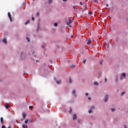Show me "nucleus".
Listing matches in <instances>:
<instances>
[{
  "label": "nucleus",
  "instance_id": "f257e3e1",
  "mask_svg": "<svg viewBox=\"0 0 128 128\" xmlns=\"http://www.w3.org/2000/svg\"><path fill=\"white\" fill-rule=\"evenodd\" d=\"M72 22H74V20H69L68 21L66 22V24H67V26H68L69 28H72L70 24H72Z\"/></svg>",
  "mask_w": 128,
  "mask_h": 128
},
{
  "label": "nucleus",
  "instance_id": "f03ea898",
  "mask_svg": "<svg viewBox=\"0 0 128 128\" xmlns=\"http://www.w3.org/2000/svg\"><path fill=\"white\" fill-rule=\"evenodd\" d=\"M126 73H122L120 77V80H123L124 78H126Z\"/></svg>",
  "mask_w": 128,
  "mask_h": 128
},
{
  "label": "nucleus",
  "instance_id": "7ed1b4c3",
  "mask_svg": "<svg viewBox=\"0 0 128 128\" xmlns=\"http://www.w3.org/2000/svg\"><path fill=\"white\" fill-rule=\"evenodd\" d=\"M8 16L10 20V22H12V15L10 14V12H8Z\"/></svg>",
  "mask_w": 128,
  "mask_h": 128
},
{
  "label": "nucleus",
  "instance_id": "20e7f679",
  "mask_svg": "<svg viewBox=\"0 0 128 128\" xmlns=\"http://www.w3.org/2000/svg\"><path fill=\"white\" fill-rule=\"evenodd\" d=\"M108 95H106L105 98H104V102H108Z\"/></svg>",
  "mask_w": 128,
  "mask_h": 128
},
{
  "label": "nucleus",
  "instance_id": "39448f33",
  "mask_svg": "<svg viewBox=\"0 0 128 128\" xmlns=\"http://www.w3.org/2000/svg\"><path fill=\"white\" fill-rule=\"evenodd\" d=\"M0 122L2 124H4V118L2 117L0 118Z\"/></svg>",
  "mask_w": 128,
  "mask_h": 128
},
{
  "label": "nucleus",
  "instance_id": "423d86ee",
  "mask_svg": "<svg viewBox=\"0 0 128 128\" xmlns=\"http://www.w3.org/2000/svg\"><path fill=\"white\" fill-rule=\"evenodd\" d=\"M5 106H6V108L7 110H8V108H10V105H8V104H5Z\"/></svg>",
  "mask_w": 128,
  "mask_h": 128
},
{
  "label": "nucleus",
  "instance_id": "0eeeda50",
  "mask_svg": "<svg viewBox=\"0 0 128 128\" xmlns=\"http://www.w3.org/2000/svg\"><path fill=\"white\" fill-rule=\"evenodd\" d=\"M73 120H76V114H74L73 116Z\"/></svg>",
  "mask_w": 128,
  "mask_h": 128
},
{
  "label": "nucleus",
  "instance_id": "6e6552de",
  "mask_svg": "<svg viewBox=\"0 0 128 128\" xmlns=\"http://www.w3.org/2000/svg\"><path fill=\"white\" fill-rule=\"evenodd\" d=\"M87 44H92V40H87Z\"/></svg>",
  "mask_w": 128,
  "mask_h": 128
},
{
  "label": "nucleus",
  "instance_id": "1a4fd4ad",
  "mask_svg": "<svg viewBox=\"0 0 128 128\" xmlns=\"http://www.w3.org/2000/svg\"><path fill=\"white\" fill-rule=\"evenodd\" d=\"M22 116H23V118L24 120L26 118V114L24 113H22Z\"/></svg>",
  "mask_w": 128,
  "mask_h": 128
},
{
  "label": "nucleus",
  "instance_id": "9d476101",
  "mask_svg": "<svg viewBox=\"0 0 128 128\" xmlns=\"http://www.w3.org/2000/svg\"><path fill=\"white\" fill-rule=\"evenodd\" d=\"M22 126V128H28V126L26 124H23Z\"/></svg>",
  "mask_w": 128,
  "mask_h": 128
},
{
  "label": "nucleus",
  "instance_id": "9b49d317",
  "mask_svg": "<svg viewBox=\"0 0 128 128\" xmlns=\"http://www.w3.org/2000/svg\"><path fill=\"white\" fill-rule=\"evenodd\" d=\"M94 86H98V82H94Z\"/></svg>",
  "mask_w": 128,
  "mask_h": 128
},
{
  "label": "nucleus",
  "instance_id": "f8f14e48",
  "mask_svg": "<svg viewBox=\"0 0 128 128\" xmlns=\"http://www.w3.org/2000/svg\"><path fill=\"white\" fill-rule=\"evenodd\" d=\"M3 42H4V44H6V38H4L2 40Z\"/></svg>",
  "mask_w": 128,
  "mask_h": 128
},
{
  "label": "nucleus",
  "instance_id": "ddd939ff",
  "mask_svg": "<svg viewBox=\"0 0 128 128\" xmlns=\"http://www.w3.org/2000/svg\"><path fill=\"white\" fill-rule=\"evenodd\" d=\"M30 20H28L25 23V24H30Z\"/></svg>",
  "mask_w": 128,
  "mask_h": 128
},
{
  "label": "nucleus",
  "instance_id": "4468645a",
  "mask_svg": "<svg viewBox=\"0 0 128 128\" xmlns=\"http://www.w3.org/2000/svg\"><path fill=\"white\" fill-rule=\"evenodd\" d=\"M52 0H48V4H52Z\"/></svg>",
  "mask_w": 128,
  "mask_h": 128
},
{
  "label": "nucleus",
  "instance_id": "2eb2a0df",
  "mask_svg": "<svg viewBox=\"0 0 128 128\" xmlns=\"http://www.w3.org/2000/svg\"><path fill=\"white\" fill-rule=\"evenodd\" d=\"M75 66L74 65H72L70 66V68H75Z\"/></svg>",
  "mask_w": 128,
  "mask_h": 128
},
{
  "label": "nucleus",
  "instance_id": "dca6fc26",
  "mask_svg": "<svg viewBox=\"0 0 128 128\" xmlns=\"http://www.w3.org/2000/svg\"><path fill=\"white\" fill-rule=\"evenodd\" d=\"M69 80H70V84H72V78H70Z\"/></svg>",
  "mask_w": 128,
  "mask_h": 128
},
{
  "label": "nucleus",
  "instance_id": "f3484780",
  "mask_svg": "<svg viewBox=\"0 0 128 128\" xmlns=\"http://www.w3.org/2000/svg\"><path fill=\"white\" fill-rule=\"evenodd\" d=\"M72 94H76V90H73L72 92Z\"/></svg>",
  "mask_w": 128,
  "mask_h": 128
},
{
  "label": "nucleus",
  "instance_id": "a211bd4d",
  "mask_svg": "<svg viewBox=\"0 0 128 128\" xmlns=\"http://www.w3.org/2000/svg\"><path fill=\"white\" fill-rule=\"evenodd\" d=\"M61 82L62 81H60V80L56 81V84H60Z\"/></svg>",
  "mask_w": 128,
  "mask_h": 128
},
{
  "label": "nucleus",
  "instance_id": "6ab92c4d",
  "mask_svg": "<svg viewBox=\"0 0 128 128\" xmlns=\"http://www.w3.org/2000/svg\"><path fill=\"white\" fill-rule=\"evenodd\" d=\"M28 120H25L24 123H25V124H28Z\"/></svg>",
  "mask_w": 128,
  "mask_h": 128
},
{
  "label": "nucleus",
  "instance_id": "aec40b11",
  "mask_svg": "<svg viewBox=\"0 0 128 128\" xmlns=\"http://www.w3.org/2000/svg\"><path fill=\"white\" fill-rule=\"evenodd\" d=\"M72 112V108H70V110H69V112L70 114V112Z\"/></svg>",
  "mask_w": 128,
  "mask_h": 128
},
{
  "label": "nucleus",
  "instance_id": "412c9836",
  "mask_svg": "<svg viewBox=\"0 0 128 128\" xmlns=\"http://www.w3.org/2000/svg\"><path fill=\"white\" fill-rule=\"evenodd\" d=\"M38 30H40V26L39 25H38V28H37V32H38Z\"/></svg>",
  "mask_w": 128,
  "mask_h": 128
},
{
  "label": "nucleus",
  "instance_id": "4be33fe9",
  "mask_svg": "<svg viewBox=\"0 0 128 128\" xmlns=\"http://www.w3.org/2000/svg\"><path fill=\"white\" fill-rule=\"evenodd\" d=\"M111 110L112 112H114V110H116L114 108H111Z\"/></svg>",
  "mask_w": 128,
  "mask_h": 128
},
{
  "label": "nucleus",
  "instance_id": "5701e85b",
  "mask_svg": "<svg viewBox=\"0 0 128 128\" xmlns=\"http://www.w3.org/2000/svg\"><path fill=\"white\" fill-rule=\"evenodd\" d=\"M92 110L88 111L89 114H92Z\"/></svg>",
  "mask_w": 128,
  "mask_h": 128
},
{
  "label": "nucleus",
  "instance_id": "b1692460",
  "mask_svg": "<svg viewBox=\"0 0 128 128\" xmlns=\"http://www.w3.org/2000/svg\"><path fill=\"white\" fill-rule=\"evenodd\" d=\"M54 26H58V23H54Z\"/></svg>",
  "mask_w": 128,
  "mask_h": 128
},
{
  "label": "nucleus",
  "instance_id": "393cba45",
  "mask_svg": "<svg viewBox=\"0 0 128 128\" xmlns=\"http://www.w3.org/2000/svg\"><path fill=\"white\" fill-rule=\"evenodd\" d=\"M88 14L92 15V12H88Z\"/></svg>",
  "mask_w": 128,
  "mask_h": 128
},
{
  "label": "nucleus",
  "instance_id": "a878e982",
  "mask_svg": "<svg viewBox=\"0 0 128 128\" xmlns=\"http://www.w3.org/2000/svg\"><path fill=\"white\" fill-rule=\"evenodd\" d=\"M86 60H83V64H86Z\"/></svg>",
  "mask_w": 128,
  "mask_h": 128
},
{
  "label": "nucleus",
  "instance_id": "bb28decb",
  "mask_svg": "<svg viewBox=\"0 0 128 128\" xmlns=\"http://www.w3.org/2000/svg\"><path fill=\"white\" fill-rule=\"evenodd\" d=\"M36 16H40V12H38Z\"/></svg>",
  "mask_w": 128,
  "mask_h": 128
},
{
  "label": "nucleus",
  "instance_id": "cd10ccee",
  "mask_svg": "<svg viewBox=\"0 0 128 128\" xmlns=\"http://www.w3.org/2000/svg\"><path fill=\"white\" fill-rule=\"evenodd\" d=\"M26 40H27L28 42H30V38H26Z\"/></svg>",
  "mask_w": 128,
  "mask_h": 128
},
{
  "label": "nucleus",
  "instance_id": "c85d7f7f",
  "mask_svg": "<svg viewBox=\"0 0 128 128\" xmlns=\"http://www.w3.org/2000/svg\"><path fill=\"white\" fill-rule=\"evenodd\" d=\"M2 128H6V126L2 125Z\"/></svg>",
  "mask_w": 128,
  "mask_h": 128
},
{
  "label": "nucleus",
  "instance_id": "c756f323",
  "mask_svg": "<svg viewBox=\"0 0 128 128\" xmlns=\"http://www.w3.org/2000/svg\"><path fill=\"white\" fill-rule=\"evenodd\" d=\"M91 110H92V108H94V106H92V107H91Z\"/></svg>",
  "mask_w": 128,
  "mask_h": 128
},
{
  "label": "nucleus",
  "instance_id": "7c9ffc66",
  "mask_svg": "<svg viewBox=\"0 0 128 128\" xmlns=\"http://www.w3.org/2000/svg\"><path fill=\"white\" fill-rule=\"evenodd\" d=\"M108 82V79H106V78H105V82Z\"/></svg>",
  "mask_w": 128,
  "mask_h": 128
},
{
  "label": "nucleus",
  "instance_id": "2f4dec72",
  "mask_svg": "<svg viewBox=\"0 0 128 128\" xmlns=\"http://www.w3.org/2000/svg\"><path fill=\"white\" fill-rule=\"evenodd\" d=\"M76 6H73V8H74V9H76Z\"/></svg>",
  "mask_w": 128,
  "mask_h": 128
},
{
  "label": "nucleus",
  "instance_id": "473e14b6",
  "mask_svg": "<svg viewBox=\"0 0 128 128\" xmlns=\"http://www.w3.org/2000/svg\"><path fill=\"white\" fill-rule=\"evenodd\" d=\"M124 92H122V96H124Z\"/></svg>",
  "mask_w": 128,
  "mask_h": 128
},
{
  "label": "nucleus",
  "instance_id": "72a5a7b5",
  "mask_svg": "<svg viewBox=\"0 0 128 128\" xmlns=\"http://www.w3.org/2000/svg\"><path fill=\"white\" fill-rule=\"evenodd\" d=\"M32 20H34V17L32 18Z\"/></svg>",
  "mask_w": 128,
  "mask_h": 128
},
{
  "label": "nucleus",
  "instance_id": "f704fd0d",
  "mask_svg": "<svg viewBox=\"0 0 128 128\" xmlns=\"http://www.w3.org/2000/svg\"><path fill=\"white\" fill-rule=\"evenodd\" d=\"M29 108H32V106H29Z\"/></svg>",
  "mask_w": 128,
  "mask_h": 128
},
{
  "label": "nucleus",
  "instance_id": "c9c22d12",
  "mask_svg": "<svg viewBox=\"0 0 128 128\" xmlns=\"http://www.w3.org/2000/svg\"><path fill=\"white\" fill-rule=\"evenodd\" d=\"M106 6L107 8H108V4H106Z\"/></svg>",
  "mask_w": 128,
  "mask_h": 128
},
{
  "label": "nucleus",
  "instance_id": "e433bc0d",
  "mask_svg": "<svg viewBox=\"0 0 128 128\" xmlns=\"http://www.w3.org/2000/svg\"><path fill=\"white\" fill-rule=\"evenodd\" d=\"M100 64H101V66H102V62H100Z\"/></svg>",
  "mask_w": 128,
  "mask_h": 128
},
{
  "label": "nucleus",
  "instance_id": "4c0bfd02",
  "mask_svg": "<svg viewBox=\"0 0 128 128\" xmlns=\"http://www.w3.org/2000/svg\"><path fill=\"white\" fill-rule=\"evenodd\" d=\"M86 96H88V94L86 93Z\"/></svg>",
  "mask_w": 128,
  "mask_h": 128
},
{
  "label": "nucleus",
  "instance_id": "58836bf2",
  "mask_svg": "<svg viewBox=\"0 0 128 128\" xmlns=\"http://www.w3.org/2000/svg\"><path fill=\"white\" fill-rule=\"evenodd\" d=\"M32 120H33L32 119V120H30V122H32Z\"/></svg>",
  "mask_w": 128,
  "mask_h": 128
},
{
  "label": "nucleus",
  "instance_id": "ea45409f",
  "mask_svg": "<svg viewBox=\"0 0 128 128\" xmlns=\"http://www.w3.org/2000/svg\"><path fill=\"white\" fill-rule=\"evenodd\" d=\"M80 6H82V2H80Z\"/></svg>",
  "mask_w": 128,
  "mask_h": 128
},
{
  "label": "nucleus",
  "instance_id": "a19ab883",
  "mask_svg": "<svg viewBox=\"0 0 128 128\" xmlns=\"http://www.w3.org/2000/svg\"><path fill=\"white\" fill-rule=\"evenodd\" d=\"M42 46V48H44V46Z\"/></svg>",
  "mask_w": 128,
  "mask_h": 128
},
{
  "label": "nucleus",
  "instance_id": "79ce46f5",
  "mask_svg": "<svg viewBox=\"0 0 128 128\" xmlns=\"http://www.w3.org/2000/svg\"><path fill=\"white\" fill-rule=\"evenodd\" d=\"M88 100H92V98H90V97H88Z\"/></svg>",
  "mask_w": 128,
  "mask_h": 128
},
{
  "label": "nucleus",
  "instance_id": "37998d69",
  "mask_svg": "<svg viewBox=\"0 0 128 128\" xmlns=\"http://www.w3.org/2000/svg\"><path fill=\"white\" fill-rule=\"evenodd\" d=\"M95 2H98V1L96 0H94Z\"/></svg>",
  "mask_w": 128,
  "mask_h": 128
},
{
  "label": "nucleus",
  "instance_id": "c03bdc74",
  "mask_svg": "<svg viewBox=\"0 0 128 128\" xmlns=\"http://www.w3.org/2000/svg\"><path fill=\"white\" fill-rule=\"evenodd\" d=\"M124 128H128L126 126H124Z\"/></svg>",
  "mask_w": 128,
  "mask_h": 128
},
{
  "label": "nucleus",
  "instance_id": "a18cd8bd",
  "mask_svg": "<svg viewBox=\"0 0 128 128\" xmlns=\"http://www.w3.org/2000/svg\"><path fill=\"white\" fill-rule=\"evenodd\" d=\"M80 122V120H78V122Z\"/></svg>",
  "mask_w": 128,
  "mask_h": 128
},
{
  "label": "nucleus",
  "instance_id": "49530a36",
  "mask_svg": "<svg viewBox=\"0 0 128 128\" xmlns=\"http://www.w3.org/2000/svg\"><path fill=\"white\" fill-rule=\"evenodd\" d=\"M68 0H63V2H66Z\"/></svg>",
  "mask_w": 128,
  "mask_h": 128
},
{
  "label": "nucleus",
  "instance_id": "de8ad7c7",
  "mask_svg": "<svg viewBox=\"0 0 128 128\" xmlns=\"http://www.w3.org/2000/svg\"><path fill=\"white\" fill-rule=\"evenodd\" d=\"M107 48H108V46H107Z\"/></svg>",
  "mask_w": 128,
  "mask_h": 128
},
{
  "label": "nucleus",
  "instance_id": "09e8293b",
  "mask_svg": "<svg viewBox=\"0 0 128 128\" xmlns=\"http://www.w3.org/2000/svg\"><path fill=\"white\" fill-rule=\"evenodd\" d=\"M21 54H22V52L21 53Z\"/></svg>",
  "mask_w": 128,
  "mask_h": 128
},
{
  "label": "nucleus",
  "instance_id": "8fccbe9b",
  "mask_svg": "<svg viewBox=\"0 0 128 128\" xmlns=\"http://www.w3.org/2000/svg\"><path fill=\"white\" fill-rule=\"evenodd\" d=\"M116 82H118V80H116Z\"/></svg>",
  "mask_w": 128,
  "mask_h": 128
}]
</instances>
